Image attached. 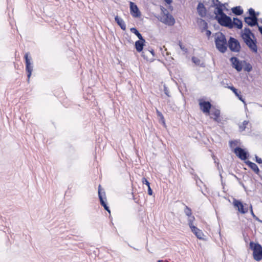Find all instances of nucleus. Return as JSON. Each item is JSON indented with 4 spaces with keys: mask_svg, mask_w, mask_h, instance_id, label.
Returning <instances> with one entry per match:
<instances>
[{
    "mask_svg": "<svg viewBox=\"0 0 262 262\" xmlns=\"http://www.w3.org/2000/svg\"><path fill=\"white\" fill-rule=\"evenodd\" d=\"M215 44L216 49L221 53H225L227 49V40L225 35L222 32H218L215 35Z\"/></svg>",
    "mask_w": 262,
    "mask_h": 262,
    "instance_id": "nucleus-1",
    "label": "nucleus"
},
{
    "mask_svg": "<svg viewBox=\"0 0 262 262\" xmlns=\"http://www.w3.org/2000/svg\"><path fill=\"white\" fill-rule=\"evenodd\" d=\"M250 248L253 250L254 259L256 261H259L262 259V247L258 243H254L250 242Z\"/></svg>",
    "mask_w": 262,
    "mask_h": 262,
    "instance_id": "nucleus-2",
    "label": "nucleus"
},
{
    "mask_svg": "<svg viewBox=\"0 0 262 262\" xmlns=\"http://www.w3.org/2000/svg\"><path fill=\"white\" fill-rule=\"evenodd\" d=\"M215 18L221 26L228 27L230 29L233 28V23L231 17L226 14L222 16H215Z\"/></svg>",
    "mask_w": 262,
    "mask_h": 262,
    "instance_id": "nucleus-3",
    "label": "nucleus"
},
{
    "mask_svg": "<svg viewBox=\"0 0 262 262\" xmlns=\"http://www.w3.org/2000/svg\"><path fill=\"white\" fill-rule=\"evenodd\" d=\"M252 37H249L243 39L244 42L248 47L249 49L253 53H257V40L254 38H252Z\"/></svg>",
    "mask_w": 262,
    "mask_h": 262,
    "instance_id": "nucleus-4",
    "label": "nucleus"
},
{
    "mask_svg": "<svg viewBox=\"0 0 262 262\" xmlns=\"http://www.w3.org/2000/svg\"><path fill=\"white\" fill-rule=\"evenodd\" d=\"M228 47L231 51L234 52H238L241 49V45L239 41L231 37L228 41Z\"/></svg>",
    "mask_w": 262,
    "mask_h": 262,
    "instance_id": "nucleus-5",
    "label": "nucleus"
},
{
    "mask_svg": "<svg viewBox=\"0 0 262 262\" xmlns=\"http://www.w3.org/2000/svg\"><path fill=\"white\" fill-rule=\"evenodd\" d=\"M234 152L236 156L242 160L247 159L248 156V152L245 151V149L239 147H236L234 149Z\"/></svg>",
    "mask_w": 262,
    "mask_h": 262,
    "instance_id": "nucleus-6",
    "label": "nucleus"
},
{
    "mask_svg": "<svg viewBox=\"0 0 262 262\" xmlns=\"http://www.w3.org/2000/svg\"><path fill=\"white\" fill-rule=\"evenodd\" d=\"M130 14L134 17H139L141 16V13L137 6L133 2L129 3Z\"/></svg>",
    "mask_w": 262,
    "mask_h": 262,
    "instance_id": "nucleus-7",
    "label": "nucleus"
},
{
    "mask_svg": "<svg viewBox=\"0 0 262 262\" xmlns=\"http://www.w3.org/2000/svg\"><path fill=\"white\" fill-rule=\"evenodd\" d=\"M233 68H235L238 72L242 70V61H240L237 57H232L230 58Z\"/></svg>",
    "mask_w": 262,
    "mask_h": 262,
    "instance_id": "nucleus-8",
    "label": "nucleus"
},
{
    "mask_svg": "<svg viewBox=\"0 0 262 262\" xmlns=\"http://www.w3.org/2000/svg\"><path fill=\"white\" fill-rule=\"evenodd\" d=\"M234 206L237 208V210L239 212L243 214H245L248 212V209H245L243 203L239 200L234 199L233 201Z\"/></svg>",
    "mask_w": 262,
    "mask_h": 262,
    "instance_id": "nucleus-9",
    "label": "nucleus"
},
{
    "mask_svg": "<svg viewBox=\"0 0 262 262\" xmlns=\"http://www.w3.org/2000/svg\"><path fill=\"white\" fill-rule=\"evenodd\" d=\"M201 109L205 113H209L211 104L209 101H200L199 103Z\"/></svg>",
    "mask_w": 262,
    "mask_h": 262,
    "instance_id": "nucleus-10",
    "label": "nucleus"
},
{
    "mask_svg": "<svg viewBox=\"0 0 262 262\" xmlns=\"http://www.w3.org/2000/svg\"><path fill=\"white\" fill-rule=\"evenodd\" d=\"M244 20L245 23L251 27L258 26L257 17H245Z\"/></svg>",
    "mask_w": 262,
    "mask_h": 262,
    "instance_id": "nucleus-11",
    "label": "nucleus"
},
{
    "mask_svg": "<svg viewBox=\"0 0 262 262\" xmlns=\"http://www.w3.org/2000/svg\"><path fill=\"white\" fill-rule=\"evenodd\" d=\"M162 22L168 26H172L175 23V20L172 15L167 14L163 17Z\"/></svg>",
    "mask_w": 262,
    "mask_h": 262,
    "instance_id": "nucleus-12",
    "label": "nucleus"
},
{
    "mask_svg": "<svg viewBox=\"0 0 262 262\" xmlns=\"http://www.w3.org/2000/svg\"><path fill=\"white\" fill-rule=\"evenodd\" d=\"M197 11L199 15L201 17H204L206 15L207 10L204 4L202 3H199L197 6Z\"/></svg>",
    "mask_w": 262,
    "mask_h": 262,
    "instance_id": "nucleus-13",
    "label": "nucleus"
},
{
    "mask_svg": "<svg viewBox=\"0 0 262 262\" xmlns=\"http://www.w3.org/2000/svg\"><path fill=\"white\" fill-rule=\"evenodd\" d=\"M98 195H99V200L100 201L101 205L102 206H103L105 210H106L109 213H110V210L109 209V207L107 206V204H106L105 202L104 201V200L103 199L102 195V193L101 192V186L100 185L99 186Z\"/></svg>",
    "mask_w": 262,
    "mask_h": 262,
    "instance_id": "nucleus-14",
    "label": "nucleus"
},
{
    "mask_svg": "<svg viewBox=\"0 0 262 262\" xmlns=\"http://www.w3.org/2000/svg\"><path fill=\"white\" fill-rule=\"evenodd\" d=\"M145 42V40L144 39V40L139 39L135 42V48L138 52L143 51Z\"/></svg>",
    "mask_w": 262,
    "mask_h": 262,
    "instance_id": "nucleus-15",
    "label": "nucleus"
},
{
    "mask_svg": "<svg viewBox=\"0 0 262 262\" xmlns=\"http://www.w3.org/2000/svg\"><path fill=\"white\" fill-rule=\"evenodd\" d=\"M249 37H252V38H254V34L251 32L249 28H245L244 32L242 34V37L243 39H244Z\"/></svg>",
    "mask_w": 262,
    "mask_h": 262,
    "instance_id": "nucleus-16",
    "label": "nucleus"
},
{
    "mask_svg": "<svg viewBox=\"0 0 262 262\" xmlns=\"http://www.w3.org/2000/svg\"><path fill=\"white\" fill-rule=\"evenodd\" d=\"M211 118L215 121L220 122L221 121V119H220V111L215 110L213 112H212L211 114Z\"/></svg>",
    "mask_w": 262,
    "mask_h": 262,
    "instance_id": "nucleus-17",
    "label": "nucleus"
},
{
    "mask_svg": "<svg viewBox=\"0 0 262 262\" xmlns=\"http://www.w3.org/2000/svg\"><path fill=\"white\" fill-rule=\"evenodd\" d=\"M228 88L231 90L234 94L237 97L239 100L242 101L243 103L246 104L244 99L243 98L242 96L240 94L241 92H238V90L233 86H228Z\"/></svg>",
    "mask_w": 262,
    "mask_h": 262,
    "instance_id": "nucleus-18",
    "label": "nucleus"
},
{
    "mask_svg": "<svg viewBox=\"0 0 262 262\" xmlns=\"http://www.w3.org/2000/svg\"><path fill=\"white\" fill-rule=\"evenodd\" d=\"M198 23L200 26L201 32H204L205 30H206L208 28V24L202 18L198 19Z\"/></svg>",
    "mask_w": 262,
    "mask_h": 262,
    "instance_id": "nucleus-19",
    "label": "nucleus"
},
{
    "mask_svg": "<svg viewBox=\"0 0 262 262\" xmlns=\"http://www.w3.org/2000/svg\"><path fill=\"white\" fill-rule=\"evenodd\" d=\"M115 20L117 24L123 30H126V25L124 20L118 16L115 17Z\"/></svg>",
    "mask_w": 262,
    "mask_h": 262,
    "instance_id": "nucleus-20",
    "label": "nucleus"
},
{
    "mask_svg": "<svg viewBox=\"0 0 262 262\" xmlns=\"http://www.w3.org/2000/svg\"><path fill=\"white\" fill-rule=\"evenodd\" d=\"M246 163L249 167H250L256 174H258L259 172V168L257 165L250 161H247Z\"/></svg>",
    "mask_w": 262,
    "mask_h": 262,
    "instance_id": "nucleus-21",
    "label": "nucleus"
},
{
    "mask_svg": "<svg viewBox=\"0 0 262 262\" xmlns=\"http://www.w3.org/2000/svg\"><path fill=\"white\" fill-rule=\"evenodd\" d=\"M232 12L236 15H241L243 13V10L240 6H236L231 9Z\"/></svg>",
    "mask_w": 262,
    "mask_h": 262,
    "instance_id": "nucleus-22",
    "label": "nucleus"
},
{
    "mask_svg": "<svg viewBox=\"0 0 262 262\" xmlns=\"http://www.w3.org/2000/svg\"><path fill=\"white\" fill-rule=\"evenodd\" d=\"M150 54L152 55L153 56H154V51L153 50H149L145 49L142 53L143 57L146 59H147L148 56Z\"/></svg>",
    "mask_w": 262,
    "mask_h": 262,
    "instance_id": "nucleus-23",
    "label": "nucleus"
},
{
    "mask_svg": "<svg viewBox=\"0 0 262 262\" xmlns=\"http://www.w3.org/2000/svg\"><path fill=\"white\" fill-rule=\"evenodd\" d=\"M233 26H236L238 29H241L243 27L242 21L236 17L233 18Z\"/></svg>",
    "mask_w": 262,
    "mask_h": 262,
    "instance_id": "nucleus-24",
    "label": "nucleus"
},
{
    "mask_svg": "<svg viewBox=\"0 0 262 262\" xmlns=\"http://www.w3.org/2000/svg\"><path fill=\"white\" fill-rule=\"evenodd\" d=\"M214 13L216 15H216V16H222V15H223L224 14H225L223 12V10L222 8V6H220L219 7H218V6L216 7L215 12H214Z\"/></svg>",
    "mask_w": 262,
    "mask_h": 262,
    "instance_id": "nucleus-25",
    "label": "nucleus"
},
{
    "mask_svg": "<svg viewBox=\"0 0 262 262\" xmlns=\"http://www.w3.org/2000/svg\"><path fill=\"white\" fill-rule=\"evenodd\" d=\"M130 31L134 33L140 40H144V38H143L141 34L135 28H132L130 29Z\"/></svg>",
    "mask_w": 262,
    "mask_h": 262,
    "instance_id": "nucleus-26",
    "label": "nucleus"
},
{
    "mask_svg": "<svg viewBox=\"0 0 262 262\" xmlns=\"http://www.w3.org/2000/svg\"><path fill=\"white\" fill-rule=\"evenodd\" d=\"M26 70L28 73V81H29V79L31 76L32 72L33 70V66L32 65V63H30V65L28 66V68H27V67H26Z\"/></svg>",
    "mask_w": 262,
    "mask_h": 262,
    "instance_id": "nucleus-27",
    "label": "nucleus"
},
{
    "mask_svg": "<svg viewBox=\"0 0 262 262\" xmlns=\"http://www.w3.org/2000/svg\"><path fill=\"white\" fill-rule=\"evenodd\" d=\"M249 124V121L245 120L241 124L239 125V130L240 132H243L245 130L247 125Z\"/></svg>",
    "mask_w": 262,
    "mask_h": 262,
    "instance_id": "nucleus-28",
    "label": "nucleus"
},
{
    "mask_svg": "<svg viewBox=\"0 0 262 262\" xmlns=\"http://www.w3.org/2000/svg\"><path fill=\"white\" fill-rule=\"evenodd\" d=\"M248 12H249V13L250 15L249 17H257V15L259 14V13H256L254 10L252 8H250L248 10Z\"/></svg>",
    "mask_w": 262,
    "mask_h": 262,
    "instance_id": "nucleus-29",
    "label": "nucleus"
},
{
    "mask_svg": "<svg viewBox=\"0 0 262 262\" xmlns=\"http://www.w3.org/2000/svg\"><path fill=\"white\" fill-rule=\"evenodd\" d=\"M29 54L27 53H26L25 55V61H26V67H27V68H28V66L30 65L31 63V58L30 57H29L28 56Z\"/></svg>",
    "mask_w": 262,
    "mask_h": 262,
    "instance_id": "nucleus-30",
    "label": "nucleus"
},
{
    "mask_svg": "<svg viewBox=\"0 0 262 262\" xmlns=\"http://www.w3.org/2000/svg\"><path fill=\"white\" fill-rule=\"evenodd\" d=\"M184 212L185 214L188 216H190L192 214L191 209L187 206H185V208L184 209Z\"/></svg>",
    "mask_w": 262,
    "mask_h": 262,
    "instance_id": "nucleus-31",
    "label": "nucleus"
},
{
    "mask_svg": "<svg viewBox=\"0 0 262 262\" xmlns=\"http://www.w3.org/2000/svg\"><path fill=\"white\" fill-rule=\"evenodd\" d=\"M244 62L246 63V67L244 68V70L247 72H250L252 69L251 65L249 63H246L245 61H244Z\"/></svg>",
    "mask_w": 262,
    "mask_h": 262,
    "instance_id": "nucleus-32",
    "label": "nucleus"
},
{
    "mask_svg": "<svg viewBox=\"0 0 262 262\" xmlns=\"http://www.w3.org/2000/svg\"><path fill=\"white\" fill-rule=\"evenodd\" d=\"M195 235L198 238L203 239V233L201 230L199 229V230L196 232Z\"/></svg>",
    "mask_w": 262,
    "mask_h": 262,
    "instance_id": "nucleus-33",
    "label": "nucleus"
},
{
    "mask_svg": "<svg viewBox=\"0 0 262 262\" xmlns=\"http://www.w3.org/2000/svg\"><path fill=\"white\" fill-rule=\"evenodd\" d=\"M189 217V219H188V225H189V226L190 227V226H192L193 225V221L194 220V217L193 216H188Z\"/></svg>",
    "mask_w": 262,
    "mask_h": 262,
    "instance_id": "nucleus-34",
    "label": "nucleus"
},
{
    "mask_svg": "<svg viewBox=\"0 0 262 262\" xmlns=\"http://www.w3.org/2000/svg\"><path fill=\"white\" fill-rule=\"evenodd\" d=\"M163 91H164V94L166 96H167L169 97H170V93H169V90H168V88L165 84L164 85Z\"/></svg>",
    "mask_w": 262,
    "mask_h": 262,
    "instance_id": "nucleus-35",
    "label": "nucleus"
},
{
    "mask_svg": "<svg viewBox=\"0 0 262 262\" xmlns=\"http://www.w3.org/2000/svg\"><path fill=\"white\" fill-rule=\"evenodd\" d=\"M156 113L159 117H160L161 120L164 122V118L161 112H160L158 109H156Z\"/></svg>",
    "mask_w": 262,
    "mask_h": 262,
    "instance_id": "nucleus-36",
    "label": "nucleus"
},
{
    "mask_svg": "<svg viewBox=\"0 0 262 262\" xmlns=\"http://www.w3.org/2000/svg\"><path fill=\"white\" fill-rule=\"evenodd\" d=\"M179 46H180L181 49L183 51L185 52V53H187L188 52L187 49L186 48H185V46L182 45V43H181V42L180 41L179 42Z\"/></svg>",
    "mask_w": 262,
    "mask_h": 262,
    "instance_id": "nucleus-37",
    "label": "nucleus"
},
{
    "mask_svg": "<svg viewBox=\"0 0 262 262\" xmlns=\"http://www.w3.org/2000/svg\"><path fill=\"white\" fill-rule=\"evenodd\" d=\"M142 182L143 184H145L147 186V187L150 186V183L147 180V179L145 178H143L142 179Z\"/></svg>",
    "mask_w": 262,
    "mask_h": 262,
    "instance_id": "nucleus-38",
    "label": "nucleus"
},
{
    "mask_svg": "<svg viewBox=\"0 0 262 262\" xmlns=\"http://www.w3.org/2000/svg\"><path fill=\"white\" fill-rule=\"evenodd\" d=\"M192 61H193V62H194L196 64H199L200 62V59L195 57H193L192 58Z\"/></svg>",
    "mask_w": 262,
    "mask_h": 262,
    "instance_id": "nucleus-39",
    "label": "nucleus"
},
{
    "mask_svg": "<svg viewBox=\"0 0 262 262\" xmlns=\"http://www.w3.org/2000/svg\"><path fill=\"white\" fill-rule=\"evenodd\" d=\"M192 231V232L195 234L196 232H197L199 230V229L194 226V225L189 227Z\"/></svg>",
    "mask_w": 262,
    "mask_h": 262,
    "instance_id": "nucleus-40",
    "label": "nucleus"
},
{
    "mask_svg": "<svg viewBox=\"0 0 262 262\" xmlns=\"http://www.w3.org/2000/svg\"><path fill=\"white\" fill-rule=\"evenodd\" d=\"M238 141L237 140L231 141L229 142V144L231 147H232L233 146H236L237 145Z\"/></svg>",
    "mask_w": 262,
    "mask_h": 262,
    "instance_id": "nucleus-41",
    "label": "nucleus"
},
{
    "mask_svg": "<svg viewBox=\"0 0 262 262\" xmlns=\"http://www.w3.org/2000/svg\"><path fill=\"white\" fill-rule=\"evenodd\" d=\"M255 160L257 163L258 164H261L262 163V159L260 158H259L256 155L255 156Z\"/></svg>",
    "mask_w": 262,
    "mask_h": 262,
    "instance_id": "nucleus-42",
    "label": "nucleus"
},
{
    "mask_svg": "<svg viewBox=\"0 0 262 262\" xmlns=\"http://www.w3.org/2000/svg\"><path fill=\"white\" fill-rule=\"evenodd\" d=\"M250 213H251V215H252V216L255 217V215L254 214V213L253 211L252 205H250Z\"/></svg>",
    "mask_w": 262,
    "mask_h": 262,
    "instance_id": "nucleus-43",
    "label": "nucleus"
},
{
    "mask_svg": "<svg viewBox=\"0 0 262 262\" xmlns=\"http://www.w3.org/2000/svg\"><path fill=\"white\" fill-rule=\"evenodd\" d=\"M148 194L150 195L152 194V191L150 186L148 187Z\"/></svg>",
    "mask_w": 262,
    "mask_h": 262,
    "instance_id": "nucleus-44",
    "label": "nucleus"
},
{
    "mask_svg": "<svg viewBox=\"0 0 262 262\" xmlns=\"http://www.w3.org/2000/svg\"><path fill=\"white\" fill-rule=\"evenodd\" d=\"M205 31H206V35H207L208 37H210V35H211V31H210V30H207V29L206 30H205Z\"/></svg>",
    "mask_w": 262,
    "mask_h": 262,
    "instance_id": "nucleus-45",
    "label": "nucleus"
},
{
    "mask_svg": "<svg viewBox=\"0 0 262 262\" xmlns=\"http://www.w3.org/2000/svg\"><path fill=\"white\" fill-rule=\"evenodd\" d=\"M258 28V30L260 32L261 34L262 35V27L257 26Z\"/></svg>",
    "mask_w": 262,
    "mask_h": 262,
    "instance_id": "nucleus-46",
    "label": "nucleus"
},
{
    "mask_svg": "<svg viewBox=\"0 0 262 262\" xmlns=\"http://www.w3.org/2000/svg\"><path fill=\"white\" fill-rule=\"evenodd\" d=\"M166 3H167L168 4H170L172 1V0H164Z\"/></svg>",
    "mask_w": 262,
    "mask_h": 262,
    "instance_id": "nucleus-47",
    "label": "nucleus"
},
{
    "mask_svg": "<svg viewBox=\"0 0 262 262\" xmlns=\"http://www.w3.org/2000/svg\"><path fill=\"white\" fill-rule=\"evenodd\" d=\"M257 221L262 223V221L260 220L256 215L255 217H253Z\"/></svg>",
    "mask_w": 262,
    "mask_h": 262,
    "instance_id": "nucleus-48",
    "label": "nucleus"
},
{
    "mask_svg": "<svg viewBox=\"0 0 262 262\" xmlns=\"http://www.w3.org/2000/svg\"><path fill=\"white\" fill-rule=\"evenodd\" d=\"M213 2L214 3L215 2V3H218L219 4H220V2H219V0H213Z\"/></svg>",
    "mask_w": 262,
    "mask_h": 262,
    "instance_id": "nucleus-49",
    "label": "nucleus"
},
{
    "mask_svg": "<svg viewBox=\"0 0 262 262\" xmlns=\"http://www.w3.org/2000/svg\"><path fill=\"white\" fill-rule=\"evenodd\" d=\"M157 262H161V260H158Z\"/></svg>",
    "mask_w": 262,
    "mask_h": 262,
    "instance_id": "nucleus-50",
    "label": "nucleus"
}]
</instances>
